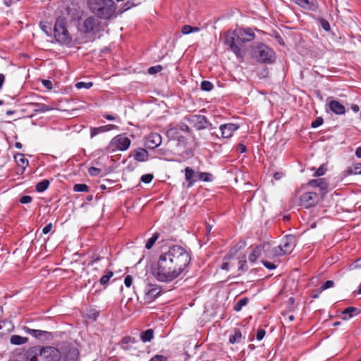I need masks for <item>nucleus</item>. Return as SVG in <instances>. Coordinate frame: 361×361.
<instances>
[{"mask_svg": "<svg viewBox=\"0 0 361 361\" xmlns=\"http://www.w3.org/2000/svg\"><path fill=\"white\" fill-rule=\"evenodd\" d=\"M181 32L183 35H188V34L192 33V26L188 25H185L183 26V27L181 29Z\"/></svg>", "mask_w": 361, "mask_h": 361, "instance_id": "603ef678", "label": "nucleus"}, {"mask_svg": "<svg viewBox=\"0 0 361 361\" xmlns=\"http://www.w3.org/2000/svg\"><path fill=\"white\" fill-rule=\"evenodd\" d=\"M249 299L246 297L241 298L236 304L233 306V310L235 312H240L243 307L247 305Z\"/></svg>", "mask_w": 361, "mask_h": 361, "instance_id": "2f4dec72", "label": "nucleus"}, {"mask_svg": "<svg viewBox=\"0 0 361 361\" xmlns=\"http://www.w3.org/2000/svg\"><path fill=\"white\" fill-rule=\"evenodd\" d=\"M118 128V126L113 124H108L99 127H91L90 128V138H93L96 135L110 131L113 129Z\"/></svg>", "mask_w": 361, "mask_h": 361, "instance_id": "f3484780", "label": "nucleus"}, {"mask_svg": "<svg viewBox=\"0 0 361 361\" xmlns=\"http://www.w3.org/2000/svg\"><path fill=\"white\" fill-rule=\"evenodd\" d=\"M295 197L298 199L300 204L305 208H310L314 206L319 201V197L316 192H302L301 190L296 192Z\"/></svg>", "mask_w": 361, "mask_h": 361, "instance_id": "6e6552de", "label": "nucleus"}, {"mask_svg": "<svg viewBox=\"0 0 361 361\" xmlns=\"http://www.w3.org/2000/svg\"><path fill=\"white\" fill-rule=\"evenodd\" d=\"M42 84L44 85V86L46 88H47L49 90H51L52 88V82L50 80H42Z\"/></svg>", "mask_w": 361, "mask_h": 361, "instance_id": "4d7b16f0", "label": "nucleus"}, {"mask_svg": "<svg viewBox=\"0 0 361 361\" xmlns=\"http://www.w3.org/2000/svg\"><path fill=\"white\" fill-rule=\"evenodd\" d=\"M61 357L60 351L51 346H47L39 349L40 361H59Z\"/></svg>", "mask_w": 361, "mask_h": 361, "instance_id": "1a4fd4ad", "label": "nucleus"}, {"mask_svg": "<svg viewBox=\"0 0 361 361\" xmlns=\"http://www.w3.org/2000/svg\"><path fill=\"white\" fill-rule=\"evenodd\" d=\"M91 12L101 19H109L116 11L113 0H87Z\"/></svg>", "mask_w": 361, "mask_h": 361, "instance_id": "7ed1b4c3", "label": "nucleus"}, {"mask_svg": "<svg viewBox=\"0 0 361 361\" xmlns=\"http://www.w3.org/2000/svg\"><path fill=\"white\" fill-rule=\"evenodd\" d=\"M307 185L319 188L324 192H326L328 188V183L324 178L311 180L308 182Z\"/></svg>", "mask_w": 361, "mask_h": 361, "instance_id": "412c9836", "label": "nucleus"}, {"mask_svg": "<svg viewBox=\"0 0 361 361\" xmlns=\"http://www.w3.org/2000/svg\"><path fill=\"white\" fill-rule=\"evenodd\" d=\"M252 55L257 62L271 64L275 61L276 54L272 49L263 43L252 48Z\"/></svg>", "mask_w": 361, "mask_h": 361, "instance_id": "39448f33", "label": "nucleus"}, {"mask_svg": "<svg viewBox=\"0 0 361 361\" xmlns=\"http://www.w3.org/2000/svg\"><path fill=\"white\" fill-rule=\"evenodd\" d=\"M124 283L126 287H130L133 284V277L130 275H127L125 277Z\"/></svg>", "mask_w": 361, "mask_h": 361, "instance_id": "09e8293b", "label": "nucleus"}, {"mask_svg": "<svg viewBox=\"0 0 361 361\" xmlns=\"http://www.w3.org/2000/svg\"><path fill=\"white\" fill-rule=\"evenodd\" d=\"M52 229V224L50 223L47 225H46L43 229H42V232L44 234H47L48 233H49L51 231V230Z\"/></svg>", "mask_w": 361, "mask_h": 361, "instance_id": "6e6d98bb", "label": "nucleus"}, {"mask_svg": "<svg viewBox=\"0 0 361 361\" xmlns=\"http://www.w3.org/2000/svg\"><path fill=\"white\" fill-rule=\"evenodd\" d=\"M334 286V282L331 280H328L326 282H324L319 288V293H322L323 290H326L328 288H332Z\"/></svg>", "mask_w": 361, "mask_h": 361, "instance_id": "58836bf2", "label": "nucleus"}, {"mask_svg": "<svg viewBox=\"0 0 361 361\" xmlns=\"http://www.w3.org/2000/svg\"><path fill=\"white\" fill-rule=\"evenodd\" d=\"M153 179V175L147 173L142 176L141 181L145 183H149Z\"/></svg>", "mask_w": 361, "mask_h": 361, "instance_id": "37998d69", "label": "nucleus"}, {"mask_svg": "<svg viewBox=\"0 0 361 361\" xmlns=\"http://www.w3.org/2000/svg\"><path fill=\"white\" fill-rule=\"evenodd\" d=\"M293 1L305 9L311 11L316 9L314 0H293Z\"/></svg>", "mask_w": 361, "mask_h": 361, "instance_id": "4be33fe9", "label": "nucleus"}, {"mask_svg": "<svg viewBox=\"0 0 361 361\" xmlns=\"http://www.w3.org/2000/svg\"><path fill=\"white\" fill-rule=\"evenodd\" d=\"M237 151L241 154L245 153L247 151V147L242 143H240L237 146Z\"/></svg>", "mask_w": 361, "mask_h": 361, "instance_id": "5fc2aeb1", "label": "nucleus"}, {"mask_svg": "<svg viewBox=\"0 0 361 361\" xmlns=\"http://www.w3.org/2000/svg\"><path fill=\"white\" fill-rule=\"evenodd\" d=\"M295 245V238L293 235H286L282 243L273 250L272 255L282 256L291 253Z\"/></svg>", "mask_w": 361, "mask_h": 361, "instance_id": "0eeeda50", "label": "nucleus"}, {"mask_svg": "<svg viewBox=\"0 0 361 361\" xmlns=\"http://www.w3.org/2000/svg\"><path fill=\"white\" fill-rule=\"evenodd\" d=\"M201 90L203 91H210L214 88V85L207 80H204L201 82Z\"/></svg>", "mask_w": 361, "mask_h": 361, "instance_id": "c9c22d12", "label": "nucleus"}, {"mask_svg": "<svg viewBox=\"0 0 361 361\" xmlns=\"http://www.w3.org/2000/svg\"><path fill=\"white\" fill-rule=\"evenodd\" d=\"M324 122V120L322 117H317L315 121H314L312 124H311V126L312 128H317L319 126H320Z\"/></svg>", "mask_w": 361, "mask_h": 361, "instance_id": "a18cd8bd", "label": "nucleus"}, {"mask_svg": "<svg viewBox=\"0 0 361 361\" xmlns=\"http://www.w3.org/2000/svg\"><path fill=\"white\" fill-rule=\"evenodd\" d=\"M32 198L29 195H23L20 199V202L22 204H28L31 202Z\"/></svg>", "mask_w": 361, "mask_h": 361, "instance_id": "49530a36", "label": "nucleus"}, {"mask_svg": "<svg viewBox=\"0 0 361 361\" xmlns=\"http://www.w3.org/2000/svg\"><path fill=\"white\" fill-rule=\"evenodd\" d=\"M320 24H321L322 27L326 31H329L331 28L330 24L326 20H324V19L321 20Z\"/></svg>", "mask_w": 361, "mask_h": 361, "instance_id": "de8ad7c7", "label": "nucleus"}, {"mask_svg": "<svg viewBox=\"0 0 361 361\" xmlns=\"http://www.w3.org/2000/svg\"><path fill=\"white\" fill-rule=\"evenodd\" d=\"M265 334H266V331L265 330L262 329H260L257 331V339L258 341H261L263 339V338L265 336Z\"/></svg>", "mask_w": 361, "mask_h": 361, "instance_id": "864d4df0", "label": "nucleus"}, {"mask_svg": "<svg viewBox=\"0 0 361 361\" xmlns=\"http://www.w3.org/2000/svg\"><path fill=\"white\" fill-rule=\"evenodd\" d=\"M40 27L42 28V30L47 33V35H49V31L48 30H50V27L48 26V25H46L44 24H42V23H40Z\"/></svg>", "mask_w": 361, "mask_h": 361, "instance_id": "bf43d9fd", "label": "nucleus"}, {"mask_svg": "<svg viewBox=\"0 0 361 361\" xmlns=\"http://www.w3.org/2000/svg\"><path fill=\"white\" fill-rule=\"evenodd\" d=\"M11 343L13 345H22L27 342V337H23L19 335H13L10 338Z\"/></svg>", "mask_w": 361, "mask_h": 361, "instance_id": "bb28decb", "label": "nucleus"}, {"mask_svg": "<svg viewBox=\"0 0 361 361\" xmlns=\"http://www.w3.org/2000/svg\"><path fill=\"white\" fill-rule=\"evenodd\" d=\"M34 106H35V111L38 112H46L52 109L51 107H49L44 104L35 103L34 104Z\"/></svg>", "mask_w": 361, "mask_h": 361, "instance_id": "f704fd0d", "label": "nucleus"}, {"mask_svg": "<svg viewBox=\"0 0 361 361\" xmlns=\"http://www.w3.org/2000/svg\"><path fill=\"white\" fill-rule=\"evenodd\" d=\"M270 249V244L265 243L262 245L255 247L252 252L250 254L248 259L251 263L255 262L257 259L261 256L262 252L264 251L267 256H269V251Z\"/></svg>", "mask_w": 361, "mask_h": 361, "instance_id": "9b49d317", "label": "nucleus"}, {"mask_svg": "<svg viewBox=\"0 0 361 361\" xmlns=\"http://www.w3.org/2000/svg\"><path fill=\"white\" fill-rule=\"evenodd\" d=\"M5 81V76L4 74L0 73V90L2 88L3 84Z\"/></svg>", "mask_w": 361, "mask_h": 361, "instance_id": "680f3d73", "label": "nucleus"}, {"mask_svg": "<svg viewBox=\"0 0 361 361\" xmlns=\"http://www.w3.org/2000/svg\"><path fill=\"white\" fill-rule=\"evenodd\" d=\"M351 109L354 111V112H358L359 110H360V108H359V106L357 104H353L351 106Z\"/></svg>", "mask_w": 361, "mask_h": 361, "instance_id": "69168bd1", "label": "nucleus"}, {"mask_svg": "<svg viewBox=\"0 0 361 361\" xmlns=\"http://www.w3.org/2000/svg\"><path fill=\"white\" fill-rule=\"evenodd\" d=\"M80 345L78 343L69 344V361H79Z\"/></svg>", "mask_w": 361, "mask_h": 361, "instance_id": "aec40b11", "label": "nucleus"}, {"mask_svg": "<svg viewBox=\"0 0 361 361\" xmlns=\"http://www.w3.org/2000/svg\"><path fill=\"white\" fill-rule=\"evenodd\" d=\"M149 361H167V357L161 355H156Z\"/></svg>", "mask_w": 361, "mask_h": 361, "instance_id": "8fccbe9b", "label": "nucleus"}, {"mask_svg": "<svg viewBox=\"0 0 361 361\" xmlns=\"http://www.w3.org/2000/svg\"><path fill=\"white\" fill-rule=\"evenodd\" d=\"M283 176V173L281 172H276L274 173V177L276 180H279Z\"/></svg>", "mask_w": 361, "mask_h": 361, "instance_id": "e2e57ef3", "label": "nucleus"}, {"mask_svg": "<svg viewBox=\"0 0 361 361\" xmlns=\"http://www.w3.org/2000/svg\"><path fill=\"white\" fill-rule=\"evenodd\" d=\"M154 338V331L152 329H147L140 334V339L142 342H149Z\"/></svg>", "mask_w": 361, "mask_h": 361, "instance_id": "a878e982", "label": "nucleus"}, {"mask_svg": "<svg viewBox=\"0 0 361 361\" xmlns=\"http://www.w3.org/2000/svg\"><path fill=\"white\" fill-rule=\"evenodd\" d=\"M159 234L158 233H154L151 238L147 239L145 243V248L147 250L151 249L154 245L155 242L158 240Z\"/></svg>", "mask_w": 361, "mask_h": 361, "instance_id": "473e14b6", "label": "nucleus"}, {"mask_svg": "<svg viewBox=\"0 0 361 361\" xmlns=\"http://www.w3.org/2000/svg\"><path fill=\"white\" fill-rule=\"evenodd\" d=\"M178 128L182 131L190 132V128L186 124L184 123L180 124L178 126Z\"/></svg>", "mask_w": 361, "mask_h": 361, "instance_id": "13d9d810", "label": "nucleus"}, {"mask_svg": "<svg viewBox=\"0 0 361 361\" xmlns=\"http://www.w3.org/2000/svg\"><path fill=\"white\" fill-rule=\"evenodd\" d=\"M73 190L75 192H87L89 187L86 184H75L73 186Z\"/></svg>", "mask_w": 361, "mask_h": 361, "instance_id": "e433bc0d", "label": "nucleus"}, {"mask_svg": "<svg viewBox=\"0 0 361 361\" xmlns=\"http://www.w3.org/2000/svg\"><path fill=\"white\" fill-rule=\"evenodd\" d=\"M162 70V66L160 65H157L155 66H152L148 68V73L149 74H155L160 72Z\"/></svg>", "mask_w": 361, "mask_h": 361, "instance_id": "a19ab883", "label": "nucleus"}, {"mask_svg": "<svg viewBox=\"0 0 361 361\" xmlns=\"http://www.w3.org/2000/svg\"><path fill=\"white\" fill-rule=\"evenodd\" d=\"M329 107L336 115H343L345 113V106L336 100H331L329 102Z\"/></svg>", "mask_w": 361, "mask_h": 361, "instance_id": "6ab92c4d", "label": "nucleus"}, {"mask_svg": "<svg viewBox=\"0 0 361 361\" xmlns=\"http://www.w3.org/2000/svg\"><path fill=\"white\" fill-rule=\"evenodd\" d=\"M359 310L355 307H348L342 312L343 320L351 319L355 314H357Z\"/></svg>", "mask_w": 361, "mask_h": 361, "instance_id": "b1692460", "label": "nucleus"}, {"mask_svg": "<svg viewBox=\"0 0 361 361\" xmlns=\"http://www.w3.org/2000/svg\"><path fill=\"white\" fill-rule=\"evenodd\" d=\"M326 171H327L326 166L324 164H323L316 170V171L314 173V176L319 177V176H323L326 173Z\"/></svg>", "mask_w": 361, "mask_h": 361, "instance_id": "ea45409f", "label": "nucleus"}, {"mask_svg": "<svg viewBox=\"0 0 361 361\" xmlns=\"http://www.w3.org/2000/svg\"><path fill=\"white\" fill-rule=\"evenodd\" d=\"M355 155L358 158H361V147H359L355 150Z\"/></svg>", "mask_w": 361, "mask_h": 361, "instance_id": "0e129e2a", "label": "nucleus"}, {"mask_svg": "<svg viewBox=\"0 0 361 361\" xmlns=\"http://www.w3.org/2000/svg\"><path fill=\"white\" fill-rule=\"evenodd\" d=\"M239 126L233 123H226L220 126L221 137L223 138H229L233 135V133L238 129Z\"/></svg>", "mask_w": 361, "mask_h": 361, "instance_id": "dca6fc26", "label": "nucleus"}, {"mask_svg": "<svg viewBox=\"0 0 361 361\" xmlns=\"http://www.w3.org/2000/svg\"><path fill=\"white\" fill-rule=\"evenodd\" d=\"M229 267V263L228 262H224L221 265V269L223 270H228Z\"/></svg>", "mask_w": 361, "mask_h": 361, "instance_id": "338daca9", "label": "nucleus"}, {"mask_svg": "<svg viewBox=\"0 0 361 361\" xmlns=\"http://www.w3.org/2000/svg\"><path fill=\"white\" fill-rule=\"evenodd\" d=\"M103 117L109 121H114L116 119V118L114 116L110 114H104L103 115Z\"/></svg>", "mask_w": 361, "mask_h": 361, "instance_id": "052dcab7", "label": "nucleus"}, {"mask_svg": "<svg viewBox=\"0 0 361 361\" xmlns=\"http://www.w3.org/2000/svg\"><path fill=\"white\" fill-rule=\"evenodd\" d=\"M96 27V20L94 17H88L80 25L79 30L85 33H90L94 31Z\"/></svg>", "mask_w": 361, "mask_h": 361, "instance_id": "2eb2a0df", "label": "nucleus"}, {"mask_svg": "<svg viewBox=\"0 0 361 361\" xmlns=\"http://www.w3.org/2000/svg\"><path fill=\"white\" fill-rule=\"evenodd\" d=\"M27 358L29 359L30 361H37L38 359H39V357L35 355H32L30 358H29V355H27Z\"/></svg>", "mask_w": 361, "mask_h": 361, "instance_id": "774afa93", "label": "nucleus"}, {"mask_svg": "<svg viewBox=\"0 0 361 361\" xmlns=\"http://www.w3.org/2000/svg\"><path fill=\"white\" fill-rule=\"evenodd\" d=\"M188 121L193 124L197 130H203L212 126L206 116L203 115H192L188 118Z\"/></svg>", "mask_w": 361, "mask_h": 361, "instance_id": "9d476101", "label": "nucleus"}, {"mask_svg": "<svg viewBox=\"0 0 361 361\" xmlns=\"http://www.w3.org/2000/svg\"><path fill=\"white\" fill-rule=\"evenodd\" d=\"M14 159L18 165L21 166L23 169L28 165V160L25 158L23 154L17 153L14 155Z\"/></svg>", "mask_w": 361, "mask_h": 361, "instance_id": "393cba45", "label": "nucleus"}, {"mask_svg": "<svg viewBox=\"0 0 361 361\" xmlns=\"http://www.w3.org/2000/svg\"><path fill=\"white\" fill-rule=\"evenodd\" d=\"M191 252L186 248L173 245L158 257L154 269L155 278L161 282H171L189 271Z\"/></svg>", "mask_w": 361, "mask_h": 361, "instance_id": "f257e3e1", "label": "nucleus"}, {"mask_svg": "<svg viewBox=\"0 0 361 361\" xmlns=\"http://www.w3.org/2000/svg\"><path fill=\"white\" fill-rule=\"evenodd\" d=\"M346 173L348 175L361 174V163L355 164L353 167L348 168Z\"/></svg>", "mask_w": 361, "mask_h": 361, "instance_id": "72a5a7b5", "label": "nucleus"}, {"mask_svg": "<svg viewBox=\"0 0 361 361\" xmlns=\"http://www.w3.org/2000/svg\"><path fill=\"white\" fill-rule=\"evenodd\" d=\"M49 185V181L47 179L42 180L40 182H39L35 187V189L39 192H42L45 191Z\"/></svg>", "mask_w": 361, "mask_h": 361, "instance_id": "7c9ffc66", "label": "nucleus"}, {"mask_svg": "<svg viewBox=\"0 0 361 361\" xmlns=\"http://www.w3.org/2000/svg\"><path fill=\"white\" fill-rule=\"evenodd\" d=\"M161 289L157 286H150L145 290V300L147 302H151L154 300L160 294Z\"/></svg>", "mask_w": 361, "mask_h": 361, "instance_id": "4468645a", "label": "nucleus"}, {"mask_svg": "<svg viewBox=\"0 0 361 361\" xmlns=\"http://www.w3.org/2000/svg\"><path fill=\"white\" fill-rule=\"evenodd\" d=\"M242 338L241 331L239 329H235L234 334L229 336V342L232 344L240 343Z\"/></svg>", "mask_w": 361, "mask_h": 361, "instance_id": "c85d7f7f", "label": "nucleus"}, {"mask_svg": "<svg viewBox=\"0 0 361 361\" xmlns=\"http://www.w3.org/2000/svg\"><path fill=\"white\" fill-rule=\"evenodd\" d=\"M148 152L143 148H138L133 151V157L136 161H145L148 159Z\"/></svg>", "mask_w": 361, "mask_h": 361, "instance_id": "5701e85b", "label": "nucleus"}, {"mask_svg": "<svg viewBox=\"0 0 361 361\" xmlns=\"http://www.w3.org/2000/svg\"><path fill=\"white\" fill-rule=\"evenodd\" d=\"M63 11H61V15L56 20L54 27V37L57 42L62 44H68V28H67V16L68 6L63 4Z\"/></svg>", "mask_w": 361, "mask_h": 361, "instance_id": "20e7f679", "label": "nucleus"}, {"mask_svg": "<svg viewBox=\"0 0 361 361\" xmlns=\"http://www.w3.org/2000/svg\"><path fill=\"white\" fill-rule=\"evenodd\" d=\"M197 181L202 180L204 182H211L213 180V176L207 172H197Z\"/></svg>", "mask_w": 361, "mask_h": 361, "instance_id": "cd10ccee", "label": "nucleus"}, {"mask_svg": "<svg viewBox=\"0 0 361 361\" xmlns=\"http://www.w3.org/2000/svg\"><path fill=\"white\" fill-rule=\"evenodd\" d=\"M185 178L188 182V187H192L194 183L197 181V172H195L192 168L187 166L185 169Z\"/></svg>", "mask_w": 361, "mask_h": 361, "instance_id": "a211bd4d", "label": "nucleus"}, {"mask_svg": "<svg viewBox=\"0 0 361 361\" xmlns=\"http://www.w3.org/2000/svg\"><path fill=\"white\" fill-rule=\"evenodd\" d=\"M88 172L90 176H97L100 173L101 169L99 168H97V167L92 166V167L89 168Z\"/></svg>", "mask_w": 361, "mask_h": 361, "instance_id": "79ce46f5", "label": "nucleus"}, {"mask_svg": "<svg viewBox=\"0 0 361 361\" xmlns=\"http://www.w3.org/2000/svg\"><path fill=\"white\" fill-rule=\"evenodd\" d=\"M24 329L26 333L41 341H49L54 338L53 334L47 331L32 329L28 327H25Z\"/></svg>", "mask_w": 361, "mask_h": 361, "instance_id": "f8f14e48", "label": "nucleus"}, {"mask_svg": "<svg viewBox=\"0 0 361 361\" xmlns=\"http://www.w3.org/2000/svg\"><path fill=\"white\" fill-rule=\"evenodd\" d=\"M262 262L263 265L268 269L272 270V269H276V267L274 264L269 262L268 261L262 260Z\"/></svg>", "mask_w": 361, "mask_h": 361, "instance_id": "3c124183", "label": "nucleus"}, {"mask_svg": "<svg viewBox=\"0 0 361 361\" xmlns=\"http://www.w3.org/2000/svg\"><path fill=\"white\" fill-rule=\"evenodd\" d=\"M131 144L130 140L124 134H119L111 139L106 148L107 153H114L116 151H126Z\"/></svg>", "mask_w": 361, "mask_h": 361, "instance_id": "423d86ee", "label": "nucleus"}, {"mask_svg": "<svg viewBox=\"0 0 361 361\" xmlns=\"http://www.w3.org/2000/svg\"><path fill=\"white\" fill-rule=\"evenodd\" d=\"M114 276V273L111 270H106L104 271V274L101 277L99 282L101 285L105 286L106 285L110 279Z\"/></svg>", "mask_w": 361, "mask_h": 361, "instance_id": "c756f323", "label": "nucleus"}, {"mask_svg": "<svg viewBox=\"0 0 361 361\" xmlns=\"http://www.w3.org/2000/svg\"><path fill=\"white\" fill-rule=\"evenodd\" d=\"M161 144V136L157 133H150L145 141V146L149 149H154Z\"/></svg>", "mask_w": 361, "mask_h": 361, "instance_id": "ddd939ff", "label": "nucleus"}, {"mask_svg": "<svg viewBox=\"0 0 361 361\" xmlns=\"http://www.w3.org/2000/svg\"><path fill=\"white\" fill-rule=\"evenodd\" d=\"M255 37V35L251 28H237L225 33L224 44L238 58H242L244 55V44L253 40Z\"/></svg>", "mask_w": 361, "mask_h": 361, "instance_id": "f03ea898", "label": "nucleus"}, {"mask_svg": "<svg viewBox=\"0 0 361 361\" xmlns=\"http://www.w3.org/2000/svg\"><path fill=\"white\" fill-rule=\"evenodd\" d=\"M75 85L77 89H81V88L90 89V87H92L93 83L92 82H76Z\"/></svg>", "mask_w": 361, "mask_h": 361, "instance_id": "4c0bfd02", "label": "nucleus"}, {"mask_svg": "<svg viewBox=\"0 0 361 361\" xmlns=\"http://www.w3.org/2000/svg\"><path fill=\"white\" fill-rule=\"evenodd\" d=\"M239 264H240V265L238 267V270L242 271H245L247 270V267L246 265L245 257H244L243 259H240L239 261Z\"/></svg>", "mask_w": 361, "mask_h": 361, "instance_id": "c03bdc74", "label": "nucleus"}]
</instances>
